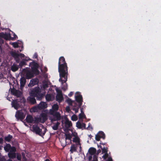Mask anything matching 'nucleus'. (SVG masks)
Instances as JSON below:
<instances>
[{
  "instance_id": "obj_1",
  "label": "nucleus",
  "mask_w": 161,
  "mask_h": 161,
  "mask_svg": "<svg viewBox=\"0 0 161 161\" xmlns=\"http://www.w3.org/2000/svg\"><path fill=\"white\" fill-rule=\"evenodd\" d=\"M49 111L45 110L40 115L39 118H35V122L38 123H44L48 118L51 122L58 121L61 119V115L60 113H56L54 117H53L51 114H49Z\"/></svg>"
},
{
  "instance_id": "obj_2",
  "label": "nucleus",
  "mask_w": 161,
  "mask_h": 161,
  "mask_svg": "<svg viewBox=\"0 0 161 161\" xmlns=\"http://www.w3.org/2000/svg\"><path fill=\"white\" fill-rule=\"evenodd\" d=\"M58 71L59 73L60 79H59V81L63 82L62 80V77H64L65 79L64 81L65 82L67 80V64L65 61V59L64 57H61L59 59L58 62Z\"/></svg>"
},
{
  "instance_id": "obj_3",
  "label": "nucleus",
  "mask_w": 161,
  "mask_h": 161,
  "mask_svg": "<svg viewBox=\"0 0 161 161\" xmlns=\"http://www.w3.org/2000/svg\"><path fill=\"white\" fill-rule=\"evenodd\" d=\"M96 150L93 147H90L88 150L86 157L89 161H97V158L96 155Z\"/></svg>"
},
{
  "instance_id": "obj_4",
  "label": "nucleus",
  "mask_w": 161,
  "mask_h": 161,
  "mask_svg": "<svg viewBox=\"0 0 161 161\" xmlns=\"http://www.w3.org/2000/svg\"><path fill=\"white\" fill-rule=\"evenodd\" d=\"M31 96L36 97L38 100H40L44 95L45 93H42L39 87H36L32 90L30 92Z\"/></svg>"
},
{
  "instance_id": "obj_5",
  "label": "nucleus",
  "mask_w": 161,
  "mask_h": 161,
  "mask_svg": "<svg viewBox=\"0 0 161 161\" xmlns=\"http://www.w3.org/2000/svg\"><path fill=\"white\" fill-rule=\"evenodd\" d=\"M75 97L76 101L79 103V106L77 108H73L72 110L75 111V113H76L78 112L79 109L81 104L82 97L80 93L78 92L76 93Z\"/></svg>"
},
{
  "instance_id": "obj_6",
  "label": "nucleus",
  "mask_w": 161,
  "mask_h": 161,
  "mask_svg": "<svg viewBox=\"0 0 161 161\" xmlns=\"http://www.w3.org/2000/svg\"><path fill=\"white\" fill-rule=\"evenodd\" d=\"M32 128L34 132L41 136L44 135L46 132V129L44 127L40 129L38 126L33 125L32 126Z\"/></svg>"
},
{
  "instance_id": "obj_7",
  "label": "nucleus",
  "mask_w": 161,
  "mask_h": 161,
  "mask_svg": "<svg viewBox=\"0 0 161 161\" xmlns=\"http://www.w3.org/2000/svg\"><path fill=\"white\" fill-rule=\"evenodd\" d=\"M47 104L46 102H41L37 106L33 107L32 110L34 112L38 111V110H41L47 107Z\"/></svg>"
},
{
  "instance_id": "obj_8",
  "label": "nucleus",
  "mask_w": 161,
  "mask_h": 161,
  "mask_svg": "<svg viewBox=\"0 0 161 161\" xmlns=\"http://www.w3.org/2000/svg\"><path fill=\"white\" fill-rule=\"evenodd\" d=\"M2 38H3L6 40H9L10 38V34L9 33H0V43H3V41ZM2 53V50L0 46V53Z\"/></svg>"
},
{
  "instance_id": "obj_9",
  "label": "nucleus",
  "mask_w": 161,
  "mask_h": 161,
  "mask_svg": "<svg viewBox=\"0 0 161 161\" xmlns=\"http://www.w3.org/2000/svg\"><path fill=\"white\" fill-rule=\"evenodd\" d=\"M59 108L58 105L57 104H54L52 107V108L49 111V114H51L53 117H54L56 113H60L58 112H56Z\"/></svg>"
},
{
  "instance_id": "obj_10",
  "label": "nucleus",
  "mask_w": 161,
  "mask_h": 161,
  "mask_svg": "<svg viewBox=\"0 0 161 161\" xmlns=\"http://www.w3.org/2000/svg\"><path fill=\"white\" fill-rule=\"evenodd\" d=\"M102 153H104V154L102 156V158L104 160L107 159L106 161H112V158L109 156L108 153L107 149L106 148L104 147L102 148Z\"/></svg>"
},
{
  "instance_id": "obj_11",
  "label": "nucleus",
  "mask_w": 161,
  "mask_h": 161,
  "mask_svg": "<svg viewBox=\"0 0 161 161\" xmlns=\"http://www.w3.org/2000/svg\"><path fill=\"white\" fill-rule=\"evenodd\" d=\"M54 93L52 89L49 88V91L46 96V98L47 101H52L54 98Z\"/></svg>"
},
{
  "instance_id": "obj_12",
  "label": "nucleus",
  "mask_w": 161,
  "mask_h": 161,
  "mask_svg": "<svg viewBox=\"0 0 161 161\" xmlns=\"http://www.w3.org/2000/svg\"><path fill=\"white\" fill-rule=\"evenodd\" d=\"M10 54L11 56L14 58L17 63H19V61L20 59L19 57H20L21 58H22L25 57V55L23 54H18L14 52H11Z\"/></svg>"
},
{
  "instance_id": "obj_13",
  "label": "nucleus",
  "mask_w": 161,
  "mask_h": 161,
  "mask_svg": "<svg viewBox=\"0 0 161 161\" xmlns=\"http://www.w3.org/2000/svg\"><path fill=\"white\" fill-rule=\"evenodd\" d=\"M56 90L57 92V94L56 96V100L59 102H60L63 99L62 92L58 88H56Z\"/></svg>"
},
{
  "instance_id": "obj_14",
  "label": "nucleus",
  "mask_w": 161,
  "mask_h": 161,
  "mask_svg": "<svg viewBox=\"0 0 161 161\" xmlns=\"http://www.w3.org/2000/svg\"><path fill=\"white\" fill-rule=\"evenodd\" d=\"M105 138V134L103 131L99 132L95 136V139L97 141H99L100 138H102L103 139H104Z\"/></svg>"
},
{
  "instance_id": "obj_15",
  "label": "nucleus",
  "mask_w": 161,
  "mask_h": 161,
  "mask_svg": "<svg viewBox=\"0 0 161 161\" xmlns=\"http://www.w3.org/2000/svg\"><path fill=\"white\" fill-rule=\"evenodd\" d=\"M4 149L7 152L16 151L15 148L14 147H11L9 144H7L6 146L4 147Z\"/></svg>"
},
{
  "instance_id": "obj_16",
  "label": "nucleus",
  "mask_w": 161,
  "mask_h": 161,
  "mask_svg": "<svg viewBox=\"0 0 161 161\" xmlns=\"http://www.w3.org/2000/svg\"><path fill=\"white\" fill-rule=\"evenodd\" d=\"M11 93L17 97H21L22 93L20 91L15 89H12L11 90Z\"/></svg>"
},
{
  "instance_id": "obj_17",
  "label": "nucleus",
  "mask_w": 161,
  "mask_h": 161,
  "mask_svg": "<svg viewBox=\"0 0 161 161\" xmlns=\"http://www.w3.org/2000/svg\"><path fill=\"white\" fill-rule=\"evenodd\" d=\"M26 120L27 122L29 123H36L35 122V118L34 119L33 117L31 115H27L26 118Z\"/></svg>"
},
{
  "instance_id": "obj_18",
  "label": "nucleus",
  "mask_w": 161,
  "mask_h": 161,
  "mask_svg": "<svg viewBox=\"0 0 161 161\" xmlns=\"http://www.w3.org/2000/svg\"><path fill=\"white\" fill-rule=\"evenodd\" d=\"M12 105L13 107L16 109H17L20 107L19 103L17 101V100H14L12 102Z\"/></svg>"
},
{
  "instance_id": "obj_19",
  "label": "nucleus",
  "mask_w": 161,
  "mask_h": 161,
  "mask_svg": "<svg viewBox=\"0 0 161 161\" xmlns=\"http://www.w3.org/2000/svg\"><path fill=\"white\" fill-rule=\"evenodd\" d=\"M15 117L17 119H23L25 117V115L24 114L21 112L18 111L15 114Z\"/></svg>"
},
{
  "instance_id": "obj_20",
  "label": "nucleus",
  "mask_w": 161,
  "mask_h": 161,
  "mask_svg": "<svg viewBox=\"0 0 161 161\" xmlns=\"http://www.w3.org/2000/svg\"><path fill=\"white\" fill-rule=\"evenodd\" d=\"M65 140L66 144H68L71 141V135L70 134L66 133L65 134Z\"/></svg>"
},
{
  "instance_id": "obj_21",
  "label": "nucleus",
  "mask_w": 161,
  "mask_h": 161,
  "mask_svg": "<svg viewBox=\"0 0 161 161\" xmlns=\"http://www.w3.org/2000/svg\"><path fill=\"white\" fill-rule=\"evenodd\" d=\"M64 122L65 126L66 129L70 127L72 125L71 122L69 121L67 118H65Z\"/></svg>"
},
{
  "instance_id": "obj_22",
  "label": "nucleus",
  "mask_w": 161,
  "mask_h": 161,
  "mask_svg": "<svg viewBox=\"0 0 161 161\" xmlns=\"http://www.w3.org/2000/svg\"><path fill=\"white\" fill-rule=\"evenodd\" d=\"M38 82V80L37 79H33L31 80L29 84L28 85L29 87H32L35 85Z\"/></svg>"
},
{
  "instance_id": "obj_23",
  "label": "nucleus",
  "mask_w": 161,
  "mask_h": 161,
  "mask_svg": "<svg viewBox=\"0 0 161 161\" xmlns=\"http://www.w3.org/2000/svg\"><path fill=\"white\" fill-rule=\"evenodd\" d=\"M76 127L79 128H85L86 125L85 124L83 123H81L80 122H77L76 123Z\"/></svg>"
},
{
  "instance_id": "obj_24",
  "label": "nucleus",
  "mask_w": 161,
  "mask_h": 161,
  "mask_svg": "<svg viewBox=\"0 0 161 161\" xmlns=\"http://www.w3.org/2000/svg\"><path fill=\"white\" fill-rule=\"evenodd\" d=\"M61 79L63 80V82L61 81L60 82H61L62 84L63 85L62 87V89L63 90L65 91L67 89V84L66 83V82L67 80L65 82L64 81V80H65V79L64 77H62Z\"/></svg>"
},
{
  "instance_id": "obj_25",
  "label": "nucleus",
  "mask_w": 161,
  "mask_h": 161,
  "mask_svg": "<svg viewBox=\"0 0 161 161\" xmlns=\"http://www.w3.org/2000/svg\"><path fill=\"white\" fill-rule=\"evenodd\" d=\"M73 141L76 143L77 146H79L80 148L81 149V147L80 143V139L78 136L74 137L73 139Z\"/></svg>"
},
{
  "instance_id": "obj_26",
  "label": "nucleus",
  "mask_w": 161,
  "mask_h": 161,
  "mask_svg": "<svg viewBox=\"0 0 161 161\" xmlns=\"http://www.w3.org/2000/svg\"><path fill=\"white\" fill-rule=\"evenodd\" d=\"M30 66L32 69H36L38 67L37 64L35 62H32L30 64Z\"/></svg>"
},
{
  "instance_id": "obj_27",
  "label": "nucleus",
  "mask_w": 161,
  "mask_h": 161,
  "mask_svg": "<svg viewBox=\"0 0 161 161\" xmlns=\"http://www.w3.org/2000/svg\"><path fill=\"white\" fill-rule=\"evenodd\" d=\"M15 152H10L8 154V157L10 158L14 159L16 157Z\"/></svg>"
},
{
  "instance_id": "obj_28",
  "label": "nucleus",
  "mask_w": 161,
  "mask_h": 161,
  "mask_svg": "<svg viewBox=\"0 0 161 161\" xmlns=\"http://www.w3.org/2000/svg\"><path fill=\"white\" fill-rule=\"evenodd\" d=\"M77 146H75V145H72L70 147V151L71 153H73L74 152H75L77 150Z\"/></svg>"
},
{
  "instance_id": "obj_29",
  "label": "nucleus",
  "mask_w": 161,
  "mask_h": 161,
  "mask_svg": "<svg viewBox=\"0 0 161 161\" xmlns=\"http://www.w3.org/2000/svg\"><path fill=\"white\" fill-rule=\"evenodd\" d=\"M27 100L32 104H34L36 103V99L33 97H28Z\"/></svg>"
},
{
  "instance_id": "obj_30",
  "label": "nucleus",
  "mask_w": 161,
  "mask_h": 161,
  "mask_svg": "<svg viewBox=\"0 0 161 161\" xmlns=\"http://www.w3.org/2000/svg\"><path fill=\"white\" fill-rule=\"evenodd\" d=\"M81 113L79 114V118L80 119H83L86 118V116L85 115L83 111V109H81Z\"/></svg>"
},
{
  "instance_id": "obj_31",
  "label": "nucleus",
  "mask_w": 161,
  "mask_h": 161,
  "mask_svg": "<svg viewBox=\"0 0 161 161\" xmlns=\"http://www.w3.org/2000/svg\"><path fill=\"white\" fill-rule=\"evenodd\" d=\"M18 69L19 67L18 65L14 64H13L11 67V70L14 72L18 70Z\"/></svg>"
},
{
  "instance_id": "obj_32",
  "label": "nucleus",
  "mask_w": 161,
  "mask_h": 161,
  "mask_svg": "<svg viewBox=\"0 0 161 161\" xmlns=\"http://www.w3.org/2000/svg\"><path fill=\"white\" fill-rule=\"evenodd\" d=\"M26 82V80L24 78H22L20 80V86L22 87L24 86Z\"/></svg>"
},
{
  "instance_id": "obj_33",
  "label": "nucleus",
  "mask_w": 161,
  "mask_h": 161,
  "mask_svg": "<svg viewBox=\"0 0 161 161\" xmlns=\"http://www.w3.org/2000/svg\"><path fill=\"white\" fill-rule=\"evenodd\" d=\"M42 86L44 89L48 87V82L47 80H44L42 82Z\"/></svg>"
},
{
  "instance_id": "obj_34",
  "label": "nucleus",
  "mask_w": 161,
  "mask_h": 161,
  "mask_svg": "<svg viewBox=\"0 0 161 161\" xmlns=\"http://www.w3.org/2000/svg\"><path fill=\"white\" fill-rule=\"evenodd\" d=\"M60 123L58 122H57L53 126V129L54 130H56L58 129L59 125Z\"/></svg>"
},
{
  "instance_id": "obj_35",
  "label": "nucleus",
  "mask_w": 161,
  "mask_h": 161,
  "mask_svg": "<svg viewBox=\"0 0 161 161\" xmlns=\"http://www.w3.org/2000/svg\"><path fill=\"white\" fill-rule=\"evenodd\" d=\"M12 136L10 135H8V136L5 137V139L6 141L9 142L11 139L12 138Z\"/></svg>"
},
{
  "instance_id": "obj_36",
  "label": "nucleus",
  "mask_w": 161,
  "mask_h": 161,
  "mask_svg": "<svg viewBox=\"0 0 161 161\" xmlns=\"http://www.w3.org/2000/svg\"><path fill=\"white\" fill-rule=\"evenodd\" d=\"M71 119L73 121H75L77 119V117L76 115L74 114L71 117Z\"/></svg>"
},
{
  "instance_id": "obj_37",
  "label": "nucleus",
  "mask_w": 161,
  "mask_h": 161,
  "mask_svg": "<svg viewBox=\"0 0 161 161\" xmlns=\"http://www.w3.org/2000/svg\"><path fill=\"white\" fill-rule=\"evenodd\" d=\"M26 75L27 77H29V78H31L32 77V74H31L30 71H27L26 73Z\"/></svg>"
},
{
  "instance_id": "obj_38",
  "label": "nucleus",
  "mask_w": 161,
  "mask_h": 161,
  "mask_svg": "<svg viewBox=\"0 0 161 161\" xmlns=\"http://www.w3.org/2000/svg\"><path fill=\"white\" fill-rule=\"evenodd\" d=\"M13 47L16 48L18 47V44L17 42H13L11 43Z\"/></svg>"
},
{
  "instance_id": "obj_39",
  "label": "nucleus",
  "mask_w": 161,
  "mask_h": 161,
  "mask_svg": "<svg viewBox=\"0 0 161 161\" xmlns=\"http://www.w3.org/2000/svg\"><path fill=\"white\" fill-rule=\"evenodd\" d=\"M25 64V62L24 61H22L20 62L19 64V66H20L21 67H22L23 65H24Z\"/></svg>"
},
{
  "instance_id": "obj_40",
  "label": "nucleus",
  "mask_w": 161,
  "mask_h": 161,
  "mask_svg": "<svg viewBox=\"0 0 161 161\" xmlns=\"http://www.w3.org/2000/svg\"><path fill=\"white\" fill-rule=\"evenodd\" d=\"M67 102L69 104L71 105L72 103V101L69 98H68L67 100Z\"/></svg>"
},
{
  "instance_id": "obj_41",
  "label": "nucleus",
  "mask_w": 161,
  "mask_h": 161,
  "mask_svg": "<svg viewBox=\"0 0 161 161\" xmlns=\"http://www.w3.org/2000/svg\"><path fill=\"white\" fill-rule=\"evenodd\" d=\"M17 158L18 160H20L21 159V156L20 154H17Z\"/></svg>"
},
{
  "instance_id": "obj_42",
  "label": "nucleus",
  "mask_w": 161,
  "mask_h": 161,
  "mask_svg": "<svg viewBox=\"0 0 161 161\" xmlns=\"http://www.w3.org/2000/svg\"><path fill=\"white\" fill-rule=\"evenodd\" d=\"M22 157H23V158H22L23 160L24 161H26V158L25 157V154L24 153H22Z\"/></svg>"
},
{
  "instance_id": "obj_43",
  "label": "nucleus",
  "mask_w": 161,
  "mask_h": 161,
  "mask_svg": "<svg viewBox=\"0 0 161 161\" xmlns=\"http://www.w3.org/2000/svg\"><path fill=\"white\" fill-rule=\"evenodd\" d=\"M74 136V137L77 136V133L75 132H72L71 136Z\"/></svg>"
},
{
  "instance_id": "obj_44",
  "label": "nucleus",
  "mask_w": 161,
  "mask_h": 161,
  "mask_svg": "<svg viewBox=\"0 0 161 161\" xmlns=\"http://www.w3.org/2000/svg\"><path fill=\"white\" fill-rule=\"evenodd\" d=\"M66 110L68 112H69L70 111V107L69 106H67L66 108Z\"/></svg>"
},
{
  "instance_id": "obj_45",
  "label": "nucleus",
  "mask_w": 161,
  "mask_h": 161,
  "mask_svg": "<svg viewBox=\"0 0 161 161\" xmlns=\"http://www.w3.org/2000/svg\"><path fill=\"white\" fill-rule=\"evenodd\" d=\"M37 53H35L34 54V55L33 57V58H37Z\"/></svg>"
},
{
  "instance_id": "obj_46",
  "label": "nucleus",
  "mask_w": 161,
  "mask_h": 161,
  "mask_svg": "<svg viewBox=\"0 0 161 161\" xmlns=\"http://www.w3.org/2000/svg\"><path fill=\"white\" fill-rule=\"evenodd\" d=\"M0 161H3L4 159V158L3 156H0Z\"/></svg>"
},
{
  "instance_id": "obj_47",
  "label": "nucleus",
  "mask_w": 161,
  "mask_h": 161,
  "mask_svg": "<svg viewBox=\"0 0 161 161\" xmlns=\"http://www.w3.org/2000/svg\"><path fill=\"white\" fill-rule=\"evenodd\" d=\"M73 93L72 92H71L69 94V97L73 95Z\"/></svg>"
},
{
  "instance_id": "obj_48",
  "label": "nucleus",
  "mask_w": 161,
  "mask_h": 161,
  "mask_svg": "<svg viewBox=\"0 0 161 161\" xmlns=\"http://www.w3.org/2000/svg\"><path fill=\"white\" fill-rule=\"evenodd\" d=\"M3 142V139L2 138H0V143H2Z\"/></svg>"
},
{
  "instance_id": "obj_49",
  "label": "nucleus",
  "mask_w": 161,
  "mask_h": 161,
  "mask_svg": "<svg viewBox=\"0 0 161 161\" xmlns=\"http://www.w3.org/2000/svg\"><path fill=\"white\" fill-rule=\"evenodd\" d=\"M13 36H14L13 38H16V37H17V36L16 35H15V34L14 33L13 34Z\"/></svg>"
},
{
  "instance_id": "obj_50",
  "label": "nucleus",
  "mask_w": 161,
  "mask_h": 161,
  "mask_svg": "<svg viewBox=\"0 0 161 161\" xmlns=\"http://www.w3.org/2000/svg\"><path fill=\"white\" fill-rule=\"evenodd\" d=\"M44 77L45 78H46L47 77V75L46 74H45V75H44Z\"/></svg>"
},
{
  "instance_id": "obj_51",
  "label": "nucleus",
  "mask_w": 161,
  "mask_h": 161,
  "mask_svg": "<svg viewBox=\"0 0 161 161\" xmlns=\"http://www.w3.org/2000/svg\"><path fill=\"white\" fill-rule=\"evenodd\" d=\"M100 152H101V150H98L97 153H100Z\"/></svg>"
},
{
  "instance_id": "obj_52",
  "label": "nucleus",
  "mask_w": 161,
  "mask_h": 161,
  "mask_svg": "<svg viewBox=\"0 0 161 161\" xmlns=\"http://www.w3.org/2000/svg\"><path fill=\"white\" fill-rule=\"evenodd\" d=\"M44 161H50L48 159H46Z\"/></svg>"
},
{
  "instance_id": "obj_53",
  "label": "nucleus",
  "mask_w": 161,
  "mask_h": 161,
  "mask_svg": "<svg viewBox=\"0 0 161 161\" xmlns=\"http://www.w3.org/2000/svg\"><path fill=\"white\" fill-rule=\"evenodd\" d=\"M7 161H12V160H11V159H10H10H8V160H7Z\"/></svg>"
},
{
  "instance_id": "obj_54",
  "label": "nucleus",
  "mask_w": 161,
  "mask_h": 161,
  "mask_svg": "<svg viewBox=\"0 0 161 161\" xmlns=\"http://www.w3.org/2000/svg\"><path fill=\"white\" fill-rule=\"evenodd\" d=\"M2 147V146H0V150L1 149V148Z\"/></svg>"
},
{
  "instance_id": "obj_55",
  "label": "nucleus",
  "mask_w": 161,
  "mask_h": 161,
  "mask_svg": "<svg viewBox=\"0 0 161 161\" xmlns=\"http://www.w3.org/2000/svg\"><path fill=\"white\" fill-rule=\"evenodd\" d=\"M26 60H28V59H26Z\"/></svg>"
},
{
  "instance_id": "obj_56",
  "label": "nucleus",
  "mask_w": 161,
  "mask_h": 161,
  "mask_svg": "<svg viewBox=\"0 0 161 161\" xmlns=\"http://www.w3.org/2000/svg\"><path fill=\"white\" fill-rule=\"evenodd\" d=\"M8 100L9 101H10V100H9V99H8Z\"/></svg>"
},
{
  "instance_id": "obj_57",
  "label": "nucleus",
  "mask_w": 161,
  "mask_h": 161,
  "mask_svg": "<svg viewBox=\"0 0 161 161\" xmlns=\"http://www.w3.org/2000/svg\"><path fill=\"white\" fill-rule=\"evenodd\" d=\"M8 100L9 101H10V100H9V99H8Z\"/></svg>"
}]
</instances>
